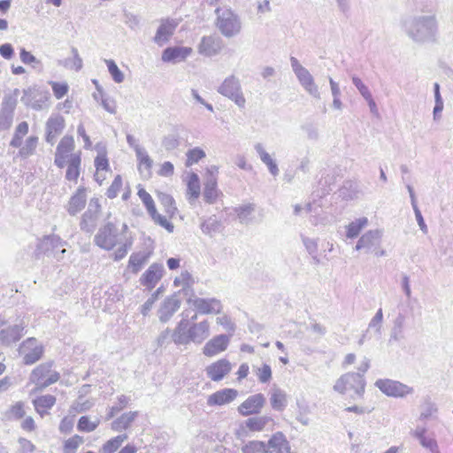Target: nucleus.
<instances>
[{
	"mask_svg": "<svg viewBox=\"0 0 453 453\" xmlns=\"http://www.w3.org/2000/svg\"><path fill=\"white\" fill-rule=\"evenodd\" d=\"M380 231L370 230L364 234L357 242L356 250H365L370 251L376 257H381L386 254L385 250L380 247Z\"/></svg>",
	"mask_w": 453,
	"mask_h": 453,
	"instance_id": "7",
	"label": "nucleus"
},
{
	"mask_svg": "<svg viewBox=\"0 0 453 453\" xmlns=\"http://www.w3.org/2000/svg\"><path fill=\"white\" fill-rule=\"evenodd\" d=\"M12 385V380L9 376L0 379V393L6 391Z\"/></svg>",
	"mask_w": 453,
	"mask_h": 453,
	"instance_id": "61",
	"label": "nucleus"
},
{
	"mask_svg": "<svg viewBox=\"0 0 453 453\" xmlns=\"http://www.w3.org/2000/svg\"><path fill=\"white\" fill-rule=\"evenodd\" d=\"M38 144V137L36 136H30L28 137L24 146L19 150V155L23 157H27L35 151V149Z\"/></svg>",
	"mask_w": 453,
	"mask_h": 453,
	"instance_id": "42",
	"label": "nucleus"
},
{
	"mask_svg": "<svg viewBox=\"0 0 453 453\" xmlns=\"http://www.w3.org/2000/svg\"><path fill=\"white\" fill-rule=\"evenodd\" d=\"M81 158V152L75 151V142L73 135L66 134L59 141L55 152L54 163L59 168Z\"/></svg>",
	"mask_w": 453,
	"mask_h": 453,
	"instance_id": "4",
	"label": "nucleus"
},
{
	"mask_svg": "<svg viewBox=\"0 0 453 453\" xmlns=\"http://www.w3.org/2000/svg\"><path fill=\"white\" fill-rule=\"evenodd\" d=\"M222 46L223 44L219 38L212 35L203 36L198 46V52L201 55L211 57L219 53Z\"/></svg>",
	"mask_w": 453,
	"mask_h": 453,
	"instance_id": "23",
	"label": "nucleus"
},
{
	"mask_svg": "<svg viewBox=\"0 0 453 453\" xmlns=\"http://www.w3.org/2000/svg\"><path fill=\"white\" fill-rule=\"evenodd\" d=\"M151 255V250L134 252L128 259L127 267L130 270V272L134 274L140 272L141 269L144 266V265L149 261Z\"/></svg>",
	"mask_w": 453,
	"mask_h": 453,
	"instance_id": "25",
	"label": "nucleus"
},
{
	"mask_svg": "<svg viewBox=\"0 0 453 453\" xmlns=\"http://www.w3.org/2000/svg\"><path fill=\"white\" fill-rule=\"evenodd\" d=\"M65 127V120L61 115H54L49 118L46 122V142L53 143L55 140L63 133Z\"/></svg>",
	"mask_w": 453,
	"mask_h": 453,
	"instance_id": "19",
	"label": "nucleus"
},
{
	"mask_svg": "<svg viewBox=\"0 0 453 453\" xmlns=\"http://www.w3.org/2000/svg\"><path fill=\"white\" fill-rule=\"evenodd\" d=\"M56 403V396L50 394L39 395L32 401L35 411L41 418L50 414Z\"/></svg>",
	"mask_w": 453,
	"mask_h": 453,
	"instance_id": "22",
	"label": "nucleus"
},
{
	"mask_svg": "<svg viewBox=\"0 0 453 453\" xmlns=\"http://www.w3.org/2000/svg\"><path fill=\"white\" fill-rule=\"evenodd\" d=\"M269 418L267 417H253L246 419L241 424L235 432V434L239 438L246 437L250 432L256 433L261 432L268 423Z\"/></svg>",
	"mask_w": 453,
	"mask_h": 453,
	"instance_id": "14",
	"label": "nucleus"
},
{
	"mask_svg": "<svg viewBox=\"0 0 453 453\" xmlns=\"http://www.w3.org/2000/svg\"><path fill=\"white\" fill-rule=\"evenodd\" d=\"M95 243L105 250L116 248L111 256L113 260L119 261L127 255L133 245V237L126 223L120 226L107 223L98 230L95 236Z\"/></svg>",
	"mask_w": 453,
	"mask_h": 453,
	"instance_id": "1",
	"label": "nucleus"
},
{
	"mask_svg": "<svg viewBox=\"0 0 453 453\" xmlns=\"http://www.w3.org/2000/svg\"><path fill=\"white\" fill-rule=\"evenodd\" d=\"M53 96L56 99L60 100L64 98L69 92V85L66 81H50L49 82Z\"/></svg>",
	"mask_w": 453,
	"mask_h": 453,
	"instance_id": "39",
	"label": "nucleus"
},
{
	"mask_svg": "<svg viewBox=\"0 0 453 453\" xmlns=\"http://www.w3.org/2000/svg\"><path fill=\"white\" fill-rule=\"evenodd\" d=\"M108 71L115 82L120 83L124 81V74L113 60H106Z\"/></svg>",
	"mask_w": 453,
	"mask_h": 453,
	"instance_id": "46",
	"label": "nucleus"
},
{
	"mask_svg": "<svg viewBox=\"0 0 453 453\" xmlns=\"http://www.w3.org/2000/svg\"><path fill=\"white\" fill-rule=\"evenodd\" d=\"M83 441L81 435H73L63 442V453H76Z\"/></svg>",
	"mask_w": 453,
	"mask_h": 453,
	"instance_id": "35",
	"label": "nucleus"
},
{
	"mask_svg": "<svg viewBox=\"0 0 453 453\" xmlns=\"http://www.w3.org/2000/svg\"><path fill=\"white\" fill-rule=\"evenodd\" d=\"M23 361L25 365H32L40 360L43 355V347L34 338L23 343Z\"/></svg>",
	"mask_w": 453,
	"mask_h": 453,
	"instance_id": "15",
	"label": "nucleus"
},
{
	"mask_svg": "<svg viewBox=\"0 0 453 453\" xmlns=\"http://www.w3.org/2000/svg\"><path fill=\"white\" fill-rule=\"evenodd\" d=\"M267 453H290L291 448L281 432L273 434L267 442Z\"/></svg>",
	"mask_w": 453,
	"mask_h": 453,
	"instance_id": "21",
	"label": "nucleus"
},
{
	"mask_svg": "<svg viewBox=\"0 0 453 453\" xmlns=\"http://www.w3.org/2000/svg\"><path fill=\"white\" fill-rule=\"evenodd\" d=\"M375 386L383 394L391 397H404L413 392L412 388L389 379H380L376 380Z\"/></svg>",
	"mask_w": 453,
	"mask_h": 453,
	"instance_id": "8",
	"label": "nucleus"
},
{
	"mask_svg": "<svg viewBox=\"0 0 453 453\" xmlns=\"http://www.w3.org/2000/svg\"><path fill=\"white\" fill-rule=\"evenodd\" d=\"M270 402L273 409L282 411L287 405V395L283 391L276 389L272 393Z\"/></svg>",
	"mask_w": 453,
	"mask_h": 453,
	"instance_id": "36",
	"label": "nucleus"
},
{
	"mask_svg": "<svg viewBox=\"0 0 453 453\" xmlns=\"http://www.w3.org/2000/svg\"><path fill=\"white\" fill-rule=\"evenodd\" d=\"M164 275V267L161 264L153 263L140 278L141 284L148 290H152L161 280Z\"/></svg>",
	"mask_w": 453,
	"mask_h": 453,
	"instance_id": "13",
	"label": "nucleus"
},
{
	"mask_svg": "<svg viewBox=\"0 0 453 453\" xmlns=\"http://www.w3.org/2000/svg\"><path fill=\"white\" fill-rule=\"evenodd\" d=\"M26 414L27 406L25 403L19 401L10 406L5 412V417L10 421L22 419L20 422L21 429L27 433H33L37 428L35 420L33 417L26 416Z\"/></svg>",
	"mask_w": 453,
	"mask_h": 453,
	"instance_id": "5",
	"label": "nucleus"
},
{
	"mask_svg": "<svg viewBox=\"0 0 453 453\" xmlns=\"http://www.w3.org/2000/svg\"><path fill=\"white\" fill-rule=\"evenodd\" d=\"M12 385V380L9 376L0 379V393L6 391Z\"/></svg>",
	"mask_w": 453,
	"mask_h": 453,
	"instance_id": "62",
	"label": "nucleus"
},
{
	"mask_svg": "<svg viewBox=\"0 0 453 453\" xmlns=\"http://www.w3.org/2000/svg\"><path fill=\"white\" fill-rule=\"evenodd\" d=\"M265 403V398L262 394L249 396L237 408L240 415L249 417L260 413Z\"/></svg>",
	"mask_w": 453,
	"mask_h": 453,
	"instance_id": "10",
	"label": "nucleus"
},
{
	"mask_svg": "<svg viewBox=\"0 0 453 453\" xmlns=\"http://www.w3.org/2000/svg\"><path fill=\"white\" fill-rule=\"evenodd\" d=\"M209 323L203 321L199 324L194 325L190 329V337L193 341H196L197 335H200L201 339H204L209 335Z\"/></svg>",
	"mask_w": 453,
	"mask_h": 453,
	"instance_id": "41",
	"label": "nucleus"
},
{
	"mask_svg": "<svg viewBox=\"0 0 453 453\" xmlns=\"http://www.w3.org/2000/svg\"><path fill=\"white\" fill-rule=\"evenodd\" d=\"M218 172L217 167H213L211 170H207L209 179L204 184V196L206 198H212L218 196L217 190V179L215 173Z\"/></svg>",
	"mask_w": 453,
	"mask_h": 453,
	"instance_id": "31",
	"label": "nucleus"
},
{
	"mask_svg": "<svg viewBox=\"0 0 453 453\" xmlns=\"http://www.w3.org/2000/svg\"><path fill=\"white\" fill-rule=\"evenodd\" d=\"M353 83L356 85L359 92L362 94V96L365 97H370L371 92L369 91L368 88L363 83V81L357 78L353 77L352 79Z\"/></svg>",
	"mask_w": 453,
	"mask_h": 453,
	"instance_id": "53",
	"label": "nucleus"
},
{
	"mask_svg": "<svg viewBox=\"0 0 453 453\" xmlns=\"http://www.w3.org/2000/svg\"><path fill=\"white\" fill-rule=\"evenodd\" d=\"M219 93L234 102L239 107L243 108L246 99L242 92L239 81L233 76L226 78L219 89Z\"/></svg>",
	"mask_w": 453,
	"mask_h": 453,
	"instance_id": "9",
	"label": "nucleus"
},
{
	"mask_svg": "<svg viewBox=\"0 0 453 453\" xmlns=\"http://www.w3.org/2000/svg\"><path fill=\"white\" fill-rule=\"evenodd\" d=\"M60 380V373L55 370L52 362L42 363L33 369L29 381L35 385V391H41Z\"/></svg>",
	"mask_w": 453,
	"mask_h": 453,
	"instance_id": "3",
	"label": "nucleus"
},
{
	"mask_svg": "<svg viewBox=\"0 0 453 453\" xmlns=\"http://www.w3.org/2000/svg\"><path fill=\"white\" fill-rule=\"evenodd\" d=\"M107 195L110 198H128L131 191L128 184L123 181L120 175H117L110 186Z\"/></svg>",
	"mask_w": 453,
	"mask_h": 453,
	"instance_id": "27",
	"label": "nucleus"
},
{
	"mask_svg": "<svg viewBox=\"0 0 453 453\" xmlns=\"http://www.w3.org/2000/svg\"><path fill=\"white\" fill-rule=\"evenodd\" d=\"M261 159L268 166L270 172L273 175H276L278 173V167L267 152L261 153Z\"/></svg>",
	"mask_w": 453,
	"mask_h": 453,
	"instance_id": "51",
	"label": "nucleus"
},
{
	"mask_svg": "<svg viewBox=\"0 0 453 453\" xmlns=\"http://www.w3.org/2000/svg\"><path fill=\"white\" fill-rule=\"evenodd\" d=\"M137 159L139 171L150 173L153 166V161L150 157L145 152L138 151Z\"/></svg>",
	"mask_w": 453,
	"mask_h": 453,
	"instance_id": "43",
	"label": "nucleus"
},
{
	"mask_svg": "<svg viewBox=\"0 0 453 453\" xmlns=\"http://www.w3.org/2000/svg\"><path fill=\"white\" fill-rule=\"evenodd\" d=\"M369 224L368 219L365 217H361L356 219L355 220L349 222L346 226V236L349 239H354L357 237L360 233L367 227Z\"/></svg>",
	"mask_w": 453,
	"mask_h": 453,
	"instance_id": "29",
	"label": "nucleus"
},
{
	"mask_svg": "<svg viewBox=\"0 0 453 453\" xmlns=\"http://www.w3.org/2000/svg\"><path fill=\"white\" fill-rule=\"evenodd\" d=\"M257 376L261 382H268L272 378L271 367L268 365H263L257 370Z\"/></svg>",
	"mask_w": 453,
	"mask_h": 453,
	"instance_id": "49",
	"label": "nucleus"
},
{
	"mask_svg": "<svg viewBox=\"0 0 453 453\" xmlns=\"http://www.w3.org/2000/svg\"><path fill=\"white\" fill-rule=\"evenodd\" d=\"M242 453H267L266 444L260 441H252L242 448Z\"/></svg>",
	"mask_w": 453,
	"mask_h": 453,
	"instance_id": "45",
	"label": "nucleus"
},
{
	"mask_svg": "<svg viewBox=\"0 0 453 453\" xmlns=\"http://www.w3.org/2000/svg\"><path fill=\"white\" fill-rule=\"evenodd\" d=\"M94 165L96 168L95 179L99 184H102L111 177L112 173L105 150L98 152L95 157Z\"/></svg>",
	"mask_w": 453,
	"mask_h": 453,
	"instance_id": "16",
	"label": "nucleus"
},
{
	"mask_svg": "<svg viewBox=\"0 0 453 453\" xmlns=\"http://www.w3.org/2000/svg\"><path fill=\"white\" fill-rule=\"evenodd\" d=\"M193 53L191 47L173 46L167 47L162 52L161 59L165 63H176L185 61Z\"/></svg>",
	"mask_w": 453,
	"mask_h": 453,
	"instance_id": "18",
	"label": "nucleus"
},
{
	"mask_svg": "<svg viewBox=\"0 0 453 453\" xmlns=\"http://www.w3.org/2000/svg\"><path fill=\"white\" fill-rule=\"evenodd\" d=\"M78 134L83 139L84 141V147L86 149H89L92 146V142L90 141L89 136L88 135L85 127L81 124L78 126L77 129Z\"/></svg>",
	"mask_w": 453,
	"mask_h": 453,
	"instance_id": "54",
	"label": "nucleus"
},
{
	"mask_svg": "<svg viewBox=\"0 0 453 453\" xmlns=\"http://www.w3.org/2000/svg\"><path fill=\"white\" fill-rule=\"evenodd\" d=\"M119 403L120 404V406L118 408V407H112L109 412V417L111 418L113 417L118 411H119L121 409L125 408L127 403H128V400L126 396H121L119 398Z\"/></svg>",
	"mask_w": 453,
	"mask_h": 453,
	"instance_id": "57",
	"label": "nucleus"
},
{
	"mask_svg": "<svg viewBox=\"0 0 453 453\" xmlns=\"http://www.w3.org/2000/svg\"><path fill=\"white\" fill-rule=\"evenodd\" d=\"M99 423V419L91 420L88 416H81L78 420L77 428L81 432L89 433L95 431Z\"/></svg>",
	"mask_w": 453,
	"mask_h": 453,
	"instance_id": "40",
	"label": "nucleus"
},
{
	"mask_svg": "<svg viewBox=\"0 0 453 453\" xmlns=\"http://www.w3.org/2000/svg\"><path fill=\"white\" fill-rule=\"evenodd\" d=\"M194 280L192 278V275L185 271L180 273L179 277H176L173 280V285L175 287H188L191 284H193Z\"/></svg>",
	"mask_w": 453,
	"mask_h": 453,
	"instance_id": "48",
	"label": "nucleus"
},
{
	"mask_svg": "<svg viewBox=\"0 0 453 453\" xmlns=\"http://www.w3.org/2000/svg\"><path fill=\"white\" fill-rule=\"evenodd\" d=\"M217 322L218 324L225 326L226 328H234V323L232 322L231 319L226 315H223L222 317L218 318Z\"/></svg>",
	"mask_w": 453,
	"mask_h": 453,
	"instance_id": "60",
	"label": "nucleus"
},
{
	"mask_svg": "<svg viewBox=\"0 0 453 453\" xmlns=\"http://www.w3.org/2000/svg\"><path fill=\"white\" fill-rule=\"evenodd\" d=\"M232 371V364L226 358L218 359L205 368L206 374L212 381H220Z\"/></svg>",
	"mask_w": 453,
	"mask_h": 453,
	"instance_id": "12",
	"label": "nucleus"
},
{
	"mask_svg": "<svg viewBox=\"0 0 453 453\" xmlns=\"http://www.w3.org/2000/svg\"><path fill=\"white\" fill-rule=\"evenodd\" d=\"M186 185L188 194L194 198H198L201 193V185L198 175L195 173H189L186 178Z\"/></svg>",
	"mask_w": 453,
	"mask_h": 453,
	"instance_id": "32",
	"label": "nucleus"
},
{
	"mask_svg": "<svg viewBox=\"0 0 453 453\" xmlns=\"http://www.w3.org/2000/svg\"><path fill=\"white\" fill-rule=\"evenodd\" d=\"M166 263H167V266L170 270H175L180 267V259L179 258L171 257V258L167 259Z\"/></svg>",
	"mask_w": 453,
	"mask_h": 453,
	"instance_id": "63",
	"label": "nucleus"
},
{
	"mask_svg": "<svg viewBox=\"0 0 453 453\" xmlns=\"http://www.w3.org/2000/svg\"><path fill=\"white\" fill-rule=\"evenodd\" d=\"M138 417V411H129L116 418L111 425V429L116 432L127 430Z\"/></svg>",
	"mask_w": 453,
	"mask_h": 453,
	"instance_id": "28",
	"label": "nucleus"
},
{
	"mask_svg": "<svg viewBox=\"0 0 453 453\" xmlns=\"http://www.w3.org/2000/svg\"><path fill=\"white\" fill-rule=\"evenodd\" d=\"M229 345V337L226 334L216 335L206 342L203 348L205 357H212L224 352Z\"/></svg>",
	"mask_w": 453,
	"mask_h": 453,
	"instance_id": "17",
	"label": "nucleus"
},
{
	"mask_svg": "<svg viewBox=\"0 0 453 453\" xmlns=\"http://www.w3.org/2000/svg\"><path fill=\"white\" fill-rule=\"evenodd\" d=\"M367 360L362 362L358 372H347L342 374L334 383V389L340 394L353 391L356 395L361 397L365 392V380L362 374L369 369Z\"/></svg>",
	"mask_w": 453,
	"mask_h": 453,
	"instance_id": "2",
	"label": "nucleus"
},
{
	"mask_svg": "<svg viewBox=\"0 0 453 453\" xmlns=\"http://www.w3.org/2000/svg\"><path fill=\"white\" fill-rule=\"evenodd\" d=\"M206 156L203 150L201 148L196 147L193 149H190L186 153V166L189 167L192 166L195 164H197L200 160L204 158Z\"/></svg>",
	"mask_w": 453,
	"mask_h": 453,
	"instance_id": "38",
	"label": "nucleus"
},
{
	"mask_svg": "<svg viewBox=\"0 0 453 453\" xmlns=\"http://www.w3.org/2000/svg\"><path fill=\"white\" fill-rule=\"evenodd\" d=\"M238 396V391L234 388H224L209 395L207 404L209 406H220L233 402Z\"/></svg>",
	"mask_w": 453,
	"mask_h": 453,
	"instance_id": "20",
	"label": "nucleus"
},
{
	"mask_svg": "<svg viewBox=\"0 0 453 453\" xmlns=\"http://www.w3.org/2000/svg\"><path fill=\"white\" fill-rule=\"evenodd\" d=\"M20 59L25 64H32L35 61V58L32 55L31 52L27 51L25 49L20 50Z\"/></svg>",
	"mask_w": 453,
	"mask_h": 453,
	"instance_id": "58",
	"label": "nucleus"
},
{
	"mask_svg": "<svg viewBox=\"0 0 453 453\" xmlns=\"http://www.w3.org/2000/svg\"><path fill=\"white\" fill-rule=\"evenodd\" d=\"M416 435L423 447L429 449L432 453H441L437 441L434 438L428 436L425 429L417 432Z\"/></svg>",
	"mask_w": 453,
	"mask_h": 453,
	"instance_id": "33",
	"label": "nucleus"
},
{
	"mask_svg": "<svg viewBox=\"0 0 453 453\" xmlns=\"http://www.w3.org/2000/svg\"><path fill=\"white\" fill-rule=\"evenodd\" d=\"M146 203V207L154 219V220L158 223L160 226L169 229L171 224L168 221V218H172L176 211V207L174 206L173 200H161L159 204V209L164 211V213H161L157 211L155 206L153 200H144Z\"/></svg>",
	"mask_w": 453,
	"mask_h": 453,
	"instance_id": "6",
	"label": "nucleus"
},
{
	"mask_svg": "<svg viewBox=\"0 0 453 453\" xmlns=\"http://www.w3.org/2000/svg\"><path fill=\"white\" fill-rule=\"evenodd\" d=\"M194 305L201 314H219L221 312V303L214 298L203 299L198 298L194 301Z\"/></svg>",
	"mask_w": 453,
	"mask_h": 453,
	"instance_id": "26",
	"label": "nucleus"
},
{
	"mask_svg": "<svg viewBox=\"0 0 453 453\" xmlns=\"http://www.w3.org/2000/svg\"><path fill=\"white\" fill-rule=\"evenodd\" d=\"M249 372H250L249 365L246 363L242 364L236 372L237 380L239 381L242 380L249 375Z\"/></svg>",
	"mask_w": 453,
	"mask_h": 453,
	"instance_id": "56",
	"label": "nucleus"
},
{
	"mask_svg": "<svg viewBox=\"0 0 453 453\" xmlns=\"http://www.w3.org/2000/svg\"><path fill=\"white\" fill-rule=\"evenodd\" d=\"M174 167L171 162H165L160 165L158 174L164 177H170L173 174Z\"/></svg>",
	"mask_w": 453,
	"mask_h": 453,
	"instance_id": "52",
	"label": "nucleus"
},
{
	"mask_svg": "<svg viewBox=\"0 0 453 453\" xmlns=\"http://www.w3.org/2000/svg\"><path fill=\"white\" fill-rule=\"evenodd\" d=\"M0 54L6 59H11L14 54L12 46L10 43H5L0 46Z\"/></svg>",
	"mask_w": 453,
	"mask_h": 453,
	"instance_id": "55",
	"label": "nucleus"
},
{
	"mask_svg": "<svg viewBox=\"0 0 453 453\" xmlns=\"http://www.w3.org/2000/svg\"><path fill=\"white\" fill-rule=\"evenodd\" d=\"M177 26L178 24L174 20H163L157 30L154 42L160 46L165 44L173 35Z\"/></svg>",
	"mask_w": 453,
	"mask_h": 453,
	"instance_id": "24",
	"label": "nucleus"
},
{
	"mask_svg": "<svg viewBox=\"0 0 453 453\" xmlns=\"http://www.w3.org/2000/svg\"><path fill=\"white\" fill-rule=\"evenodd\" d=\"M217 24L221 33L226 36H232L240 30V23L236 15L229 10L223 12L219 16Z\"/></svg>",
	"mask_w": 453,
	"mask_h": 453,
	"instance_id": "11",
	"label": "nucleus"
},
{
	"mask_svg": "<svg viewBox=\"0 0 453 453\" xmlns=\"http://www.w3.org/2000/svg\"><path fill=\"white\" fill-rule=\"evenodd\" d=\"M127 436L126 434L118 435L111 440L107 441L104 444V451L105 453H113L115 452L122 444L124 441H126Z\"/></svg>",
	"mask_w": 453,
	"mask_h": 453,
	"instance_id": "44",
	"label": "nucleus"
},
{
	"mask_svg": "<svg viewBox=\"0 0 453 453\" xmlns=\"http://www.w3.org/2000/svg\"><path fill=\"white\" fill-rule=\"evenodd\" d=\"M73 427V418L65 416L61 419V421L59 423L58 429L62 434H69L72 432Z\"/></svg>",
	"mask_w": 453,
	"mask_h": 453,
	"instance_id": "50",
	"label": "nucleus"
},
{
	"mask_svg": "<svg viewBox=\"0 0 453 453\" xmlns=\"http://www.w3.org/2000/svg\"><path fill=\"white\" fill-rule=\"evenodd\" d=\"M81 158L65 165V178L69 181L77 182L81 174Z\"/></svg>",
	"mask_w": 453,
	"mask_h": 453,
	"instance_id": "34",
	"label": "nucleus"
},
{
	"mask_svg": "<svg viewBox=\"0 0 453 453\" xmlns=\"http://www.w3.org/2000/svg\"><path fill=\"white\" fill-rule=\"evenodd\" d=\"M19 449L18 453H35L36 450L35 445L32 442V441L20 437L18 440Z\"/></svg>",
	"mask_w": 453,
	"mask_h": 453,
	"instance_id": "47",
	"label": "nucleus"
},
{
	"mask_svg": "<svg viewBox=\"0 0 453 453\" xmlns=\"http://www.w3.org/2000/svg\"><path fill=\"white\" fill-rule=\"evenodd\" d=\"M356 359H357V357H356L355 354H353V353L347 354L342 362V367L344 369H347L348 367H349L350 365L355 364Z\"/></svg>",
	"mask_w": 453,
	"mask_h": 453,
	"instance_id": "59",
	"label": "nucleus"
},
{
	"mask_svg": "<svg viewBox=\"0 0 453 453\" xmlns=\"http://www.w3.org/2000/svg\"><path fill=\"white\" fill-rule=\"evenodd\" d=\"M28 133V124L26 121L20 122L15 130L14 135L11 141V146L18 148L21 145L22 139Z\"/></svg>",
	"mask_w": 453,
	"mask_h": 453,
	"instance_id": "37",
	"label": "nucleus"
},
{
	"mask_svg": "<svg viewBox=\"0 0 453 453\" xmlns=\"http://www.w3.org/2000/svg\"><path fill=\"white\" fill-rule=\"evenodd\" d=\"M346 411H348V412H354L356 414H363V413L365 412V410L363 407H360V406H357V405H354V406L347 407L346 408Z\"/></svg>",
	"mask_w": 453,
	"mask_h": 453,
	"instance_id": "64",
	"label": "nucleus"
},
{
	"mask_svg": "<svg viewBox=\"0 0 453 453\" xmlns=\"http://www.w3.org/2000/svg\"><path fill=\"white\" fill-rule=\"evenodd\" d=\"M296 73L304 88L311 94H317L318 88L310 73L303 67H299Z\"/></svg>",
	"mask_w": 453,
	"mask_h": 453,
	"instance_id": "30",
	"label": "nucleus"
}]
</instances>
